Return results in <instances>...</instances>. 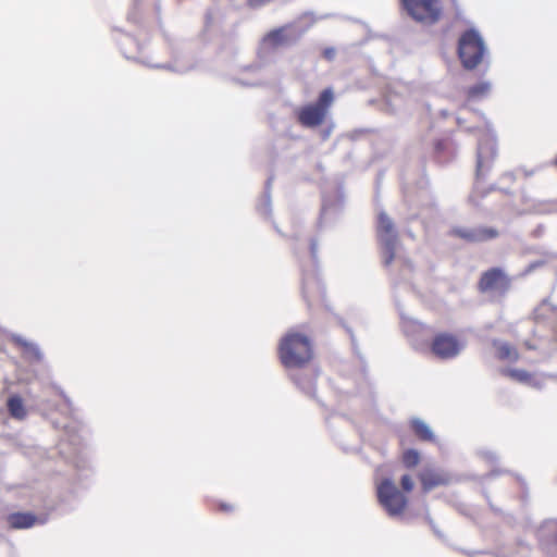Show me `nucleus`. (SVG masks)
<instances>
[{
	"label": "nucleus",
	"mask_w": 557,
	"mask_h": 557,
	"mask_svg": "<svg viewBox=\"0 0 557 557\" xmlns=\"http://www.w3.org/2000/svg\"><path fill=\"white\" fill-rule=\"evenodd\" d=\"M278 355L286 369L302 368L313 356L308 336L298 332H288L280 341Z\"/></svg>",
	"instance_id": "1"
},
{
	"label": "nucleus",
	"mask_w": 557,
	"mask_h": 557,
	"mask_svg": "<svg viewBox=\"0 0 557 557\" xmlns=\"http://www.w3.org/2000/svg\"><path fill=\"white\" fill-rule=\"evenodd\" d=\"M311 12L304 13L298 21L274 28L261 40L262 50H273L283 46L294 45L314 23Z\"/></svg>",
	"instance_id": "2"
},
{
	"label": "nucleus",
	"mask_w": 557,
	"mask_h": 557,
	"mask_svg": "<svg viewBox=\"0 0 557 557\" xmlns=\"http://www.w3.org/2000/svg\"><path fill=\"white\" fill-rule=\"evenodd\" d=\"M457 51L462 66L474 70L487 54V47L479 30L469 28L460 35Z\"/></svg>",
	"instance_id": "3"
},
{
	"label": "nucleus",
	"mask_w": 557,
	"mask_h": 557,
	"mask_svg": "<svg viewBox=\"0 0 557 557\" xmlns=\"http://www.w3.org/2000/svg\"><path fill=\"white\" fill-rule=\"evenodd\" d=\"M334 101V92L332 88L323 89L317 101L308 103L296 110V119L298 123L306 128H315L323 124L329 110Z\"/></svg>",
	"instance_id": "4"
},
{
	"label": "nucleus",
	"mask_w": 557,
	"mask_h": 557,
	"mask_svg": "<svg viewBox=\"0 0 557 557\" xmlns=\"http://www.w3.org/2000/svg\"><path fill=\"white\" fill-rule=\"evenodd\" d=\"M377 236L381 246L382 261L383 264L387 267L397 258L399 240L394 222L385 212L379 214ZM398 258L400 259V256H398Z\"/></svg>",
	"instance_id": "5"
},
{
	"label": "nucleus",
	"mask_w": 557,
	"mask_h": 557,
	"mask_svg": "<svg viewBox=\"0 0 557 557\" xmlns=\"http://www.w3.org/2000/svg\"><path fill=\"white\" fill-rule=\"evenodd\" d=\"M405 12L416 22L433 25L441 17L438 0H400Z\"/></svg>",
	"instance_id": "6"
},
{
	"label": "nucleus",
	"mask_w": 557,
	"mask_h": 557,
	"mask_svg": "<svg viewBox=\"0 0 557 557\" xmlns=\"http://www.w3.org/2000/svg\"><path fill=\"white\" fill-rule=\"evenodd\" d=\"M377 499L388 516L396 517L403 513L407 506V497L397 488L395 483L385 478L377 486Z\"/></svg>",
	"instance_id": "7"
},
{
	"label": "nucleus",
	"mask_w": 557,
	"mask_h": 557,
	"mask_svg": "<svg viewBox=\"0 0 557 557\" xmlns=\"http://www.w3.org/2000/svg\"><path fill=\"white\" fill-rule=\"evenodd\" d=\"M496 157V139L492 134H485L479 139L476 149V178L490 171Z\"/></svg>",
	"instance_id": "8"
},
{
	"label": "nucleus",
	"mask_w": 557,
	"mask_h": 557,
	"mask_svg": "<svg viewBox=\"0 0 557 557\" xmlns=\"http://www.w3.org/2000/svg\"><path fill=\"white\" fill-rule=\"evenodd\" d=\"M462 349L463 345L449 333L437 334L431 344L432 354L443 360L456 358Z\"/></svg>",
	"instance_id": "9"
},
{
	"label": "nucleus",
	"mask_w": 557,
	"mask_h": 557,
	"mask_svg": "<svg viewBox=\"0 0 557 557\" xmlns=\"http://www.w3.org/2000/svg\"><path fill=\"white\" fill-rule=\"evenodd\" d=\"M450 235L459 237L468 243H483L496 238L499 233L494 227L476 226V227H453Z\"/></svg>",
	"instance_id": "10"
},
{
	"label": "nucleus",
	"mask_w": 557,
	"mask_h": 557,
	"mask_svg": "<svg viewBox=\"0 0 557 557\" xmlns=\"http://www.w3.org/2000/svg\"><path fill=\"white\" fill-rule=\"evenodd\" d=\"M510 280L507 277L505 272L500 268H492L482 273L479 281V289L482 293L492 290L508 289Z\"/></svg>",
	"instance_id": "11"
},
{
	"label": "nucleus",
	"mask_w": 557,
	"mask_h": 557,
	"mask_svg": "<svg viewBox=\"0 0 557 557\" xmlns=\"http://www.w3.org/2000/svg\"><path fill=\"white\" fill-rule=\"evenodd\" d=\"M419 479L423 492L428 493L437 486H444L451 483V475L443 470L424 469L420 472Z\"/></svg>",
	"instance_id": "12"
},
{
	"label": "nucleus",
	"mask_w": 557,
	"mask_h": 557,
	"mask_svg": "<svg viewBox=\"0 0 557 557\" xmlns=\"http://www.w3.org/2000/svg\"><path fill=\"white\" fill-rule=\"evenodd\" d=\"M344 206V193L341 187L336 189V195L334 199H331L329 196L323 194L322 199V209L319 225L325 223L336 216Z\"/></svg>",
	"instance_id": "13"
},
{
	"label": "nucleus",
	"mask_w": 557,
	"mask_h": 557,
	"mask_svg": "<svg viewBox=\"0 0 557 557\" xmlns=\"http://www.w3.org/2000/svg\"><path fill=\"white\" fill-rule=\"evenodd\" d=\"M8 523L10 528L21 530L28 529L35 524H44L47 517H38L32 512H13L8 516Z\"/></svg>",
	"instance_id": "14"
},
{
	"label": "nucleus",
	"mask_w": 557,
	"mask_h": 557,
	"mask_svg": "<svg viewBox=\"0 0 557 557\" xmlns=\"http://www.w3.org/2000/svg\"><path fill=\"white\" fill-rule=\"evenodd\" d=\"M11 341L23 348L24 357L30 362H40L44 355L36 343L28 342L18 334H12Z\"/></svg>",
	"instance_id": "15"
},
{
	"label": "nucleus",
	"mask_w": 557,
	"mask_h": 557,
	"mask_svg": "<svg viewBox=\"0 0 557 557\" xmlns=\"http://www.w3.org/2000/svg\"><path fill=\"white\" fill-rule=\"evenodd\" d=\"M410 425H411L413 433L421 441H424V442H434L435 441V435H434L433 431L423 420H421L419 418H413L410 421Z\"/></svg>",
	"instance_id": "16"
},
{
	"label": "nucleus",
	"mask_w": 557,
	"mask_h": 557,
	"mask_svg": "<svg viewBox=\"0 0 557 557\" xmlns=\"http://www.w3.org/2000/svg\"><path fill=\"white\" fill-rule=\"evenodd\" d=\"M7 407L11 417L18 420H22L26 417V410L24 408L23 399L20 396L13 395L9 397L7 401Z\"/></svg>",
	"instance_id": "17"
},
{
	"label": "nucleus",
	"mask_w": 557,
	"mask_h": 557,
	"mask_svg": "<svg viewBox=\"0 0 557 557\" xmlns=\"http://www.w3.org/2000/svg\"><path fill=\"white\" fill-rule=\"evenodd\" d=\"M271 182H272V178L271 177L268 178V181L265 183L264 196L257 206L258 212L263 216H270L272 213L271 196H270Z\"/></svg>",
	"instance_id": "18"
},
{
	"label": "nucleus",
	"mask_w": 557,
	"mask_h": 557,
	"mask_svg": "<svg viewBox=\"0 0 557 557\" xmlns=\"http://www.w3.org/2000/svg\"><path fill=\"white\" fill-rule=\"evenodd\" d=\"M497 348V357L502 360L515 361L518 359L517 350L507 343L494 342Z\"/></svg>",
	"instance_id": "19"
},
{
	"label": "nucleus",
	"mask_w": 557,
	"mask_h": 557,
	"mask_svg": "<svg viewBox=\"0 0 557 557\" xmlns=\"http://www.w3.org/2000/svg\"><path fill=\"white\" fill-rule=\"evenodd\" d=\"M491 83L490 82H480L468 89V97L470 99H481L488 95L491 91Z\"/></svg>",
	"instance_id": "20"
},
{
	"label": "nucleus",
	"mask_w": 557,
	"mask_h": 557,
	"mask_svg": "<svg viewBox=\"0 0 557 557\" xmlns=\"http://www.w3.org/2000/svg\"><path fill=\"white\" fill-rule=\"evenodd\" d=\"M420 461V454L417 449L409 448L403 454V463L406 468L412 469Z\"/></svg>",
	"instance_id": "21"
},
{
	"label": "nucleus",
	"mask_w": 557,
	"mask_h": 557,
	"mask_svg": "<svg viewBox=\"0 0 557 557\" xmlns=\"http://www.w3.org/2000/svg\"><path fill=\"white\" fill-rule=\"evenodd\" d=\"M505 374L509 375L511 379L527 384V382L531 381V374L524 370L520 369H507L504 371Z\"/></svg>",
	"instance_id": "22"
},
{
	"label": "nucleus",
	"mask_w": 557,
	"mask_h": 557,
	"mask_svg": "<svg viewBox=\"0 0 557 557\" xmlns=\"http://www.w3.org/2000/svg\"><path fill=\"white\" fill-rule=\"evenodd\" d=\"M293 380L295 381V383L299 386V388L306 393L307 395L309 396H313L314 395V391H315V383L312 381V380H308L306 382H301V380L297 376H294Z\"/></svg>",
	"instance_id": "23"
},
{
	"label": "nucleus",
	"mask_w": 557,
	"mask_h": 557,
	"mask_svg": "<svg viewBox=\"0 0 557 557\" xmlns=\"http://www.w3.org/2000/svg\"><path fill=\"white\" fill-rule=\"evenodd\" d=\"M400 484L404 491L410 492L413 488V481L409 474H404L400 479Z\"/></svg>",
	"instance_id": "24"
},
{
	"label": "nucleus",
	"mask_w": 557,
	"mask_h": 557,
	"mask_svg": "<svg viewBox=\"0 0 557 557\" xmlns=\"http://www.w3.org/2000/svg\"><path fill=\"white\" fill-rule=\"evenodd\" d=\"M310 256L314 263L318 262V242L315 239L310 240Z\"/></svg>",
	"instance_id": "25"
},
{
	"label": "nucleus",
	"mask_w": 557,
	"mask_h": 557,
	"mask_svg": "<svg viewBox=\"0 0 557 557\" xmlns=\"http://www.w3.org/2000/svg\"><path fill=\"white\" fill-rule=\"evenodd\" d=\"M527 384L534 388L541 389L544 386V381L531 375V381L527 382Z\"/></svg>",
	"instance_id": "26"
},
{
	"label": "nucleus",
	"mask_w": 557,
	"mask_h": 557,
	"mask_svg": "<svg viewBox=\"0 0 557 557\" xmlns=\"http://www.w3.org/2000/svg\"><path fill=\"white\" fill-rule=\"evenodd\" d=\"M544 264V261L542 260H539V261H534L532 263H530L527 269L524 270L523 274L527 275V274H530L532 273L535 269L542 267Z\"/></svg>",
	"instance_id": "27"
},
{
	"label": "nucleus",
	"mask_w": 557,
	"mask_h": 557,
	"mask_svg": "<svg viewBox=\"0 0 557 557\" xmlns=\"http://www.w3.org/2000/svg\"><path fill=\"white\" fill-rule=\"evenodd\" d=\"M335 54H336V51L334 48H325L323 50V57L329 60V61H332L334 58H335Z\"/></svg>",
	"instance_id": "28"
},
{
	"label": "nucleus",
	"mask_w": 557,
	"mask_h": 557,
	"mask_svg": "<svg viewBox=\"0 0 557 557\" xmlns=\"http://www.w3.org/2000/svg\"><path fill=\"white\" fill-rule=\"evenodd\" d=\"M153 67H160V69H166V70H170V71H174V72H183L182 69H177L176 66H174L173 64L171 63H168V64H156V65H152Z\"/></svg>",
	"instance_id": "29"
},
{
	"label": "nucleus",
	"mask_w": 557,
	"mask_h": 557,
	"mask_svg": "<svg viewBox=\"0 0 557 557\" xmlns=\"http://www.w3.org/2000/svg\"><path fill=\"white\" fill-rule=\"evenodd\" d=\"M309 281H310V277H308L306 274H304L302 275V294H304L305 298H307Z\"/></svg>",
	"instance_id": "30"
},
{
	"label": "nucleus",
	"mask_w": 557,
	"mask_h": 557,
	"mask_svg": "<svg viewBox=\"0 0 557 557\" xmlns=\"http://www.w3.org/2000/svg\"><path fill=\"white\" fill-rule=\"evenodd\" d=\"M341 323L345 327V330L348 332L350 339H351V344H352L354 348H356V337H355L352 330L348 325H346L343 321H341Z\"/></svg>",
	"instance_id": "31"
},
{
	"label": "nucleus",
	"mask_w": 557,
	"mask_h": 557,
	"mask_svg": "<svg viewBox=\"0 0 557 557\" xmlns=\"http://www.w3.org/2000/svg\"><path fill=\"white\" fill-rule=\"evenodd\" d=\"M482 455L484 456V458H486L488 461H496L497 460V456L495 453L493 451H490V450H484L482 451Z\"/></svg>",
	"instance_id": "32"
},
{
	"label": "nucleus",
	"mask_w": 557,
	"mask_h": 557,
	"mask_svg": "<svg viewBox=\"0 0 557 557\" xmlns=\"http://www.w3.org/2000/svg\"><path fill=\"white\" fill-rule=\"evenodd\" d=\"M213 11L209 10L206 14V26L209 27L212 24Z\"/></svg>",
	"instance_id": "33"
},
{
	"label": "nucleus",
	"mask_w": 557,
	"mask_h": 557,
	"mask_svg": "<svg viewBox=\"0 0 557 557\" xmlns=\"http://www.w3.org/2000/svg\"><path fill=\"white\" fill-rule=\"evenodd\" d=\"M242 85H245V86H258L261 84V81L260 79H255V81H251V82H243L240 81L239 82Z\"/></svg>",
	"instance_id": "34"
},
{
	"label": "nucleus",
	"mask_w": 557,
	"mask_h": 557,
	"mask_svg": "<svg viewBox=\"0 0 557 557\" xmlns=\"http://www.w3.org/2000/svg\"><path fill=\"white\" fill-rule=\"evenodd\" d=\"M58 391H59L60 396H62V398L64 399L65 404L69 407H71L72 406L71 399L64 394V392L61 388H59Z\"/></svg>",
	"instance_id": "35"
},
{
	"label": "nucleus",
	"mask_w": 557,
	"mask_h": 557,
	"mask_svg": "<svg viewBox=\"0 0 557 557\" xmlns=\"http://www.w3.org/2000/svg\"><path fill=\"white\" fill-rule=\"evenodd\" d=\"M246 70L257 73L261 70V65L260 64H251V65L247 66Z\"/></svg>",
	"instance_id": "36"
},
{
	"label": "nucleus",
	"mask_w": 557,
	"mask_h": 557,
	"mask_svg": "<svg viewBox=\"0 0 557 557\" xmlns=\"http://www.w3.org/2000/svg\"><path fill=\"white\" fill-rule=\"evenodd\" d=\"M332 129H333V126H332V125H331V126H329L326 129H324V131L322 132V138H323V139L329 138L330 134L332 133Z\"/></svg>",
	"instance_id": "37"
},
{
	"label": "nucleus",
	"mask_w": 557,
	"mask_h": 557,
	"mask_svg": "<svg viewBox=\"0 0 557 557\" xmlns=\"http://www.w3.org/2000/svg\"><path fill=\"white\" fill-rule=\"evenodd\" d=\"M443 149H445V143L444 141H437L435 144V151L436 152H441Z\"/></svg>",
	"instance_id": "38"
},
{
	"label": "nucleus",
	"mask_w": 557,
	"mask_h": 557,
	"mask_svg": "<svg viewBox=\"0 0 557 557\" xmlns=\"http://www.w3.org/2000/svg\"><path fill=\"white\" fill-rule=\"evenodd\" d=\"M221 509L224 510V511H228L232 509V506L227 505V504H221L220 505Z\"/></svg>",
	"instance_id": "39"
},
{
	"label": "nucleus",
	"mask_w": 557,
	"mask_h": 557,
	"mask_svg": "<svg viewBox=\"0 0 557 557\" xmlns=\"http://www.w3.org/2000/svg\"><path fill=\"white\" fill-rule=\"evenodd\" d=\"M499 473H500L499 470H493V471L490 472L488 476L494 478V476L498 475Z\"/></svg>",
	"instance_id": "40"
},
{
	"label": "nucleus",
	"mask_w": 557,
	"mask_h": 557,
	"mask_svg": "<svg viewBox=\"0 0 557 557\" xmlns=\"http://www.w3.org/2000/svg\"><path fill=\"white\" fill-rule=\"evenodd\" d=\"M429 521H430V525H431V528L433 529V531H434L437 535H440V532L436 530V528H435V525H434V523H433V520L429 519Z\"/></svg>",
	"instance_id": "41"
},
{
	"label": "nucleus",
	"mask_w": 557,
	"mask_h": 557,
	"mask_svg": "<svg viewBox=\"0 0 557 557\" xmlns=\"http://www.w3.org/2000/svg\"><path fill=\"white\" fill-rule=\"evenodd\" d=\"M505 176H507V178L513 180V174L512 173H507Z\"/></svg>",
	"instance_id": "42"
},
{
	"label": "nucleus",
	"mask_w": 557,
	"mask_h": 557,
	"mask_svg": "<svg viewBox=\"0 0 557 557\" xmlns=\"http://www.w3.org/2000/svg\"><path fill=\"white\" fill-rule=\"evenodd\" d=\"M76 441H77L76 436H73V437L71 438V443H72V444H76Z\"/></svg>",
	"instance_id": "43"
},
{
	"label": "nucleus",
	"mask_w": 557,
	"mask_h": 557,
	"mask_svg": "<svg viewBox=\"0 0 557 557\" xmlns=\"http://www.w3.org/2000/svg\"><path fill=\"white\" fill-rule=\"evenodd\" d=\"M399 314L403 320H405V315L403 314L401 310L399 309Z\"/></svg>",
	"instance_id": "44"
},
{
	"label": "nucleus",
	"mask_w": 557,
	"mask_h": 557,
	"mask_svg": "<svg viewBox=\"0 0 557 557\" xmlns=\"http://www.w3.org/2000/svg\"><path fill=\"white\" fill-rule=\"evenodd\" d=\"M408 236H410L411 238H413V234L411 232H408Z\"/></svg>",
	"instance_id": "45"
},
{
	"label": "nucleus",
	"mask_w": 557,
	"mask_h": 557,
	"mask_svg": "<svg viewBox=\"0 0 557 557\" xmlns=\"http://www.w3.org/2000/svg\"><path fill=\"white\" fill-rule=\"evenodd\" d=\"M556 165H557V157H556Z\"/></svg>",
	"instance_id": "46"
}]
</instances>
